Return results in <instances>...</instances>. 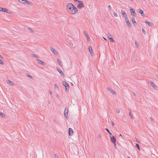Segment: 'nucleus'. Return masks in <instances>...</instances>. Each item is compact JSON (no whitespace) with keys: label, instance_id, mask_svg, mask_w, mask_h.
<instances>
[{"label":"nucleus","instance_id":"1","mask_svg":"<svg viewBox=\"0 0 158 158\" xmlns=\"http://www.w3.org/2000/svg\"><path fill=\"white\" fill-rule=\"evenodd\" d=\"M66 10L71 15H75L78 12L77 8L71 3H68L67 5Z\"/></svg>","mask_w":158,"mask_h":158},{"label":"nucleus","instance_id":"2","mask_svg":"<svg viewBox=\"0 0 158 158\" xmlns=\"http://www.w3.org/2000/svg\"><path fill=\"white\" fill-rule=\"evenodd\" d=\"M84 6V5L82 2L78 1V4L77 5V8L81 9L83 8Z\"/></svg>","mask_w":158,"mask_h":158},{"label":"nucleus","instance_id":"3","mask_svg":"<svg viewBox=\"0 0 158 158\" xmlns=\"http://www.w3.org/2000/svg\"><path fill=\"white\" fill-rule=\"evenodd\" d=\"M110 140H111V142L113 143L114 146L115 147L116 146L115 142L116 141V139L114 136H112L110 137Z\"/></svg>","mask_w":158,"mask_h":158},{"label":"nucleus","instance_id":"4","mask_svg":"<svg viewBox=\"0 0 158 158\" xmlns=\"http://www.w3.org/2000/svg\"><path fill=\"white\" fill-rule=\"evenodd\" d=\"M108 38L110 39L111 42L114 43V40L112 37V35L110 34H107Z\"/></svg>","mask_w":158,"mask_h":158},{"label":"nucleus","instance_id":"5","mask_svg":"<svg viewBox=\"0 0 158 158\" xmlns=\"http://www.w3.org/2000/svg\"><path fill=\"white\" fill-rule=\"evenodd\" d=\"M63 84L65 86L66 89H68L69 88V85L68 84V83L65 81H63Z\"/></svg>","mask_w":158,"mask_h":158},{"label":"nucleus","instance_id":"6","mask_svg":"<svg viewBox=\"0 0 158 158\" xmlns=\"http://www.w3.org/2000/svg\"><path fill=\"white\" fill-rule=\"evenodd\" d=\"M67 108H65L64 112V116L66 117V118H68V110L66 109Z\"/></svg>","mask_w":158,"mask_h":158},{"label":"nucleus","instance_id":"7","mask_svg":"<svg viewBox=\"0 0 158 158\" xmlns=\"http://www.w3.org/2000/svg\"><path fill=\"white\" fill-rule=\"evenodd\" d=\"M0 11H2L6 13H9L8 10L6 8L0 7Z\"/></svg>","mask_w":158,"mask_h":158},{"label":"nucleus","instance_id":"8","mask_svg":"<svg viewBox=\"0 0 158 158\" xmlns=\"http://www.w3.org/2000/svg\"><path fill=\"white\" fill-rule=\"evenodd\" d=\"M69 131V135H72L73 133V131L72 128H69L68 130Z\"/></svg>","mask_w":158,"mask_h":158},{"label":"nucleus","instance_id":"9","mask_svg":"<svg viewBox=\"0 0 158 158\" xmlns=\"http://www.w3.org/2000/svg\"><path fill=\"white\" fill-rule=\"evenodd\" d=\"M149 82L150 83L151 85L153 87L154 89H156V86L151 81H149Z\"/></svg>","mask_w":158,"mask_h":158},{"label":"nucleus","instance_id":"10","mask_svg":"<svg viewBox=\"0 0 158 158\" xmlns=\"http://www.w3.org/2000/svg\"><path fill=\"white\" fill-rule=\"evenodd\" d=\"M23 2H21L24 4H27L29 5H31V2L29 1H22Z\"/></svg>","mask_w":158,"mask_h":158},{"label":"nucleus","instance_id":"11","mask_svg":"<svg viewBox=\"0 0 158 158\" xmlns=\"http://www.w3.org/2000/svg\"><path fill=\"white\" fill-rule=\"evenodd\" d=\"M125 21L126 22V23L127 25H128V27H130V23L129 20L127 17L125 18Z\"/></svg>","mask_w":158,"mask_h":158},{"label":"nucleus","instance_id":"12","mask_svg":"<svg viewBox=\"0 0 158 158\" xmlns=\"http://www.w3.org/2000/svg\"><path fill=\"white\" fill-rule=\"evenodd\" d=\"M50 50L53 53L55 54H57L58 53V52H57L56 50L52 47H51L50 48Z\"/></svg>","mask_w":158,"mask_h":158},{"label":"nucleus","instance_id":"13","mask_svg":"<svg viewBox=\"0 0 158 158\" xmlns=\"http://www.w3.org/2000/svg\"><path fill=\"white\" fill-rule=\"evenodd\" d=\"M107 89L108 91H109L112 94H114L115 93V92H114V91L113 89H112L109 88H107Z\"/></svg>","mask_w":158,"mask_h":158},{"label":"nucleus","instance_id":"14","mask_svg":"<svg viewBox=\"0 0 158 158\" xmlns=\"http://www.w3.org/2000/svg\"><path fill=\"white\" fill-rule=\"evenodd\" d=\"M88 49L91 56H93V51L92 48L90 46H89L88 47Z\"/></svg>","mask_w":158,"mask_h":158},{"label":"nucleus","instance_id":"15","mask_svg":"<svg viewBox=\"0 0 158 158\" xmlns=\"http://www.w3.org/2000/svg\"><path fill=\"white\" fill-rule=\"evenodd\" d=\"M121 13L123 15V17H124L125 18H127V15L125 12L123 10H121Z\"/></svg>","mask_w":158,"mask_h":158},{"label":"nucleus","instance_id":"16","mask_svg":"<svg viewBox=\"0 0 158 158\" xmlns=\"http://www.w3.org/2000/svg\"><path fill=\"white\" fill-rule=\"evenodd\" d=\"M145 23L148 24V25L149 26H152V25H153V24L152 23H150V22H149V21H147V20H146L145 21Z\"/></svg>","mask_w":158,"mask_h":158},{"label":"nucleus","instance_id":"17","mask_svg":"<svg viewBox=\"0 0 158 158\" xmlns=\"http://www.w3.org/2000/svg\"><path fill=\"white\" fill-rule=\"evenodd\" d=\"M37 62L38 63L40 64H41L42 65H44L45 64L44 62H43L41 60H37Z\"/></svg>","mask_w":158,"mask_h":158},{"label":"nucleus","instance_id":"18","mask_svg":"<svg viewBox=\"0 0 158 158\" xmlns=\"http://www.w3.org/2000/svg\"><path fill=\"white\" fill-rule=\"evenodd\" d=\"M7 82L8 83H9L11 85H14V83L11 81L8 80L7 81Z\"/></svg>","mask_w":158,"mask_h":158},{"label":"nucleus","instance_id":"19","mask_svg":"<svg viewBox=\"0 0 158 158\" xmlns=\"http://www.w3.org/2000/svg\"><path fill=\"white\" fill-rule=\"evenodd\" d=\"M57 63H58V64L61 66H62V64L61 62L58 59H57Z\"/></svg>","mask_w":158,"mask_h":158},{"label":"nucleus","instance_id":"20","mask_svg":"<svg viewBox=\"0 0 158 158\" xmlns=\"http://www.w3.org/2000/svg\"><path fill=\"white\" fill-rule=\"evenodd\" d=\"M131 21L132 23L134 24H135L136 23V22L135 21V18L134 17H132L131 19Z\"/></svg>","mask_w":158,"mask_h":158},{"label":"nucleus","instance_id":"21","mask_svg":"<svg viewBox=\"0 0 158 158\" xmlns=\"http://www.w3.org/2000/svg\"><path fill=\"white\" fill-rule=\"evenodd\" d=\"M85 37H86V38H87V40L89 41L90 40V38H89L88 34L87 33H85Z\"/></svg>","mask_w":158,"mask_h":158},{"label":"nucleus","instance_id":"22","mask_svg":"<svg viewBox=\"0 0 158 158\" xmlns=\"http://www.w3.org/2000/svg\"><path fill=\"white\" fill-rule=\"evenodd\" d=\"M57 70L61 74L63 75V76L64 75V73H63V72L59 68H58L57 69Z\"/></svg>","mask_w":158,"mask_h":158},{"label":"nucleus","instance_id":"23","mask_svg":"<svg viewBox=\"0 0 158 158\" xmlns=\"http://www.w3.org/2000/svg\"><path fill=\"white\" fill-rule=\"evenodd\" d=\"M130 12L132 14V13L135 14V10L132 8H130Z\"/></svg>","mask_w":158,"mask_h":158},{"label":"nucleus","instance_id":"24","mask_svg":"<svg viewBox=\"0 0 158 158\" xmlns=\"http://www.w3.org/2000/svg\"><path fill=\"white\" fill-rule=\"evenodd\" d=\"M139 12L142 15H144L143 11L140 9L139 10Z\"/></svg>","mask_w":158,"mask_h":158},{"label":"nucleus","instance_id":"25","mask_svg":"<svg viewBox=\"0 0 158 158\" xmlns=\"http://www.w3.org/2000/svg\"><path fill=\"white\" fill-rule=\"evenodd\" d=\"M135 43L136 46L138 47L139 44L137 41H135Z\"/></svg>","mask_w":158,"mask_h":158},{"label":"nucleus","instance_id":"26","mask_svg":"<svg viewBox=\"0 0 158 158\" xmlns=\"http://www.w3.org/2000/svg\"><path fill=\"white\" fill-rule=\"evenodd\" d=\"M0 115L2 117H5V116L4 115V114L2 112H1L0 113Z\"/></svg>","mask_w":158,"mask_h":158},{"label":"nucleus","instance_id":"27","mask_svg":"<svg viewBox=\"0 0 158 158\" xmlns=\"http://www.w3.org/2000/svg\"><path fill=\"white\" fill-rule=\"evenodd\" d=\"M135 146L138 149V150H139V145L138 144L136 143Z\"/></svg>","mask_w":158,"mask_h":158},{"label":"nucleus","instance_id":"28","mask_svg":"<svg viewBox=\"0 0 158 158\" xmlns=\"http://www.w3.org/2000/svg\"><path fill=\"white\" fill-rule=\"evenodd\" d=\"M106 130L109 133V134L110 135H112V133L110 132L109 131V130L107 129V128H106Z\"/></svg>","mask_w":158,"mask_h":158},{"label":"nucleus","instance_id":"29","mask_svg":"<svg viewBox=\"0 0 158 158\" xmlns=\"http://www.w3.org/2000/svg\"><path fill=\"white\" fill-rule=\"evenodd\" d=\"M31 56H32L35 57V58H37V56L35 55V54H31Z\"/></svg>","mask_w":158,"mask_h":158},{"label":"nucleus","instance_id":"30","mask_svg":"<svg viewBox=\"0 0 158 158\" xmlns=\"http://www.w3.org/2000/svg\"><path fill=\"white\" fill-rule=\"evenodd\" d=\"M113 15H114V16L115 17H117L118 16L117 15L116 13V12H113Z\"/></svg>","mask_w":158,"mask_h":158},{"label":"nucleus","instance_id":"31","mask_svg":"<svg viewBox=\"0 0 158 158\" xmlns=\"http://www.w3.org/2000/svg\"><path fill=\"white\" fill-rule=\"evenodd\" d=\"M26 75L27 76H28L29 77H30L31 78H32V77L31 76V75H30L29 74H26Z\"/></svg>","mask_w":158,"mask_h":158},{"label":"nucleus","instance_id":"32","mask_svg":"<svg viewBox=\"0 0 158 158\" xmlns=\"http://www.w3.org/2000/svg\"><path fill=\"white\" fill-rule=\"evenodd\" d=\"M0 64L2 65L4 64V62L1 60H0Z\"/></svg>","mask_w":158,"mask_h":158},{"label":"nucleus","instance_id":"33","mask_svg":"<svg viewBox=\"0 0 158 158\" xmlns=\"http://www.w3.org/2000/svg\"><path fill=\"white\" fill-rule=\"evenodd\" d=\"M0 59H4V58L1 55H0Z\"/></svg>","mask_w":158,"mask_h":158},{"label":"nucleus","instance_id":"34","mask_svg":"<svg viewBox=\"0 0 158 158\" xmlns=\"http://www.w3.org/2000/svg\"><path fill=\"white\" fill-rule=\"evenodd\" d=\"M116 111L118 113H119L120 112V110L119 109H116Z\"/></svg>","mask_w":158,"mask_h":158},{"label":"nucleus","instance_id":"35","mask_svg":"<svg viewBox=\"0 0 158 158\" xmlns=\"http://www.w3.org/2000/svg\"><path fill=\"white\" fill-rule=\"evenodd\" d=\"M149 119L151 121H153V119L152 117H150Z\"/></svg>","mask_w":158,"mask_h":158},{"label":"nucleus","instance_id":"36","mask_svg":"<svg viewBox=\"0 0 158 158\" xmlns=\"http://www.w3.org/2000/svg\"><path fill=\"white\" fill-rule=\"evenodd\" d=\"M108 7H109V8L110 10H111V7L110 6V5H109V6H108Z\"/></svg>","mask_w":158,"mask_h":158},{"label":"nucleus","instance_id":"37","mask_svg":"<svg viewBox=\"0 0 158 158\" xmlns=\"http://www.w3.org/2000/svg\"><path fill=\"white\" fill-rule=\"evenodd\" d=\"M142 31L145 34V30L144 29H142Z\"/></svg>","mask_w":158,"mask_h":158},{"label":"nucleus","instance_id":"38","mask_svg":"<svg viewBox=\"0 0 158 158\" xmlns=\"http://www.w3.org/2000/svg\"><path fill=\"white\" fill-rule=\"evenodd\" d=\"M49 93L50 94H52V91H49Z\"/></svg>","mask_w":158,"mask_h":158},{"label":"nucleus","instance_id":"39","mask_svg":"<svg viewBox=\"0 0 158 158\" xmlns=\"http://www.w3.org/2000/svg\"><path fill=\"white\" fill-rule=\"evenodd\" d=\"M55 86L56 88H57V86L56 84L55 85Z\"/></svg>","mask_w":158,"mask_h":158},{"label":"nucleus","instance_id":"40","mask_svg":"<svg viewBox=\"0 0 158 158\" xmlns=\"http://www.w3.org/2000/svg\"><path fill=\"white\" fill-rule=\"evenodd\" d=\"M111 123H112V124L113 125V126H114V123L113 122H112Z\"/></svg>","mask_w":158,"mask_h":158},{"label":"nucleus","instance_id":"41","mask_svg":"<svg viewBox=\"0 0 158 158\" xmlns=\"http://www.w3.org/2000/svg\"><path fill=\"white\" fill-rule=\"evenodd\" d=\"M119 136H120L121 137H122V135L121 134H120L119 135Z\"/></svg>","mask_w":158,"mask_h":158},{"label":"nucleus","instance_id":"42","mask_svg":"<svg viewBox=\"0 0 158 158\" xmlns=\"http://www.w3.org/2000/svg\"><path fill=\"white\" fill-rule=\"evenodd\" d=\"M103 38L104 39V40H106H106H107V39H106V38H104V37H103Z\"/></svg>","mask_w":158,"mask_h":158},{"label":"nucleus","instance_id":"43","mask_svg":"<svg viewBox=\"0 0 158 158\" xmlns=\"http://www.w3.org/2000/svg\"><path fill=\"white\" fill-rule=\"evenodd\" d=\"M55 158H58L57 156H56V155H55Z\"/></svg>","mask_w":158,"mask_h":158},{"label":"nucleus","instance_id":"44","mask_svg":"<svg viewBox=\"0 0 158 158\" xmlns=\"http://www.w3.org/2000/svg\"><path fill=\"white\" fill-rule=\"evenodd\" d=\"M127 158H131L130 157H129V156H127Z\"/></svg>","mask_w":158,"mask_h":158},{"label":"nucleus","instance_id":"45","mask_svg":"<svg viewBox=\"0 0 158 158\" xmlns=\"http://www.w3.org/2000/svg\"><path fill=\"white\" fill-rule=\"evenodd\" d=\"M157 69H158V67H157Z\"/></svg>","mask_w":158,"mask_h":158},{"label":"nucleus","instance_id":"46","mask_svg":"<svg viewBox=\"0 0 158 158\" xmlns=\"http://www.w3.org/2000/svg\"><path fill=\"white\" fill-rule=\"evenodd\" d=\"M157 78H158V77H157Z\"/></svg>","mask_w":158,"mask_h":158}]
</instances>
